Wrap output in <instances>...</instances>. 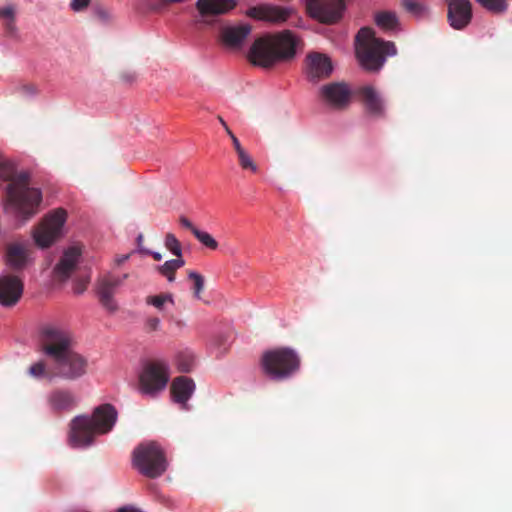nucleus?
Returning a JSON list of instances; mask_svg holds the SVG:
<instances>
[{
  "instance_id": "nucleus-1",
  "label": "nucleus",
  "mask_w": 512,
  "mask_h": 512,
  "mask_svg": "<svg viewBox=\"0 0 512 512\" xmlns=\"http://www.w3.org/2000/svg\"><path fill=\"white\" fill-rule=\"evenodd\" d=\"M71 332L57 325H47L41 329L40 345L42 352L52 361V375L73 381L86 374L87 359L72 348Z\"/></svg>"
},
{
  "instance_id": "nucleus-2",
  "label": "nucleus",
  "mask_w": 512,
  "mask_h": 512,
  "mask_svg": "<svg viewBox=\"0 0 512 512\" xmlns=\"http://www.w3.org/2000/svg\"><path fill=\"white\" fill-rule=\"evenodd\" d=\"M0 178L7 182L5 210L22 220H28L35 215L42 200V193L38 188L30 186L29 174L17 172L12 161L2 159Z\"/></svg>"
},
{
  "instance_id": "nucleus-3",
  "label": "nucleus",
  "mask_w": 512,
  "mask_h": 512,
  "mask_svg": "<svg viewBox=\"0 0 512 512\" xmlns=\"http://www.w3.org/2000/svg\"><path fill=\"white\" fill-rule=\"evenodd\" d=\"M298 44L299 39L290 30L266 34L253 42L248 58L253 65L271 68L279 62L293 59Z\"/></svg>"
},
{
  "instance_id": "nucleus-4",
  "label": "nucleus",
  "mask_w": 512,
  "mask_h": 512,
  "mask_svg": "<svg viewBox=\"0 0 512 512\" xmlns=\"http://www.w3.org/2000/svg\"><path fill=\"white\" fill-rule=\"evenodd\" d=\"M117 416L114 406L103 404L95 408L91 417H75L70 425L71 444L75 447L89 446L97 434H106L112 430Z\"/></svg>"
},
{
  "instance_id": "nucleus-5",
  "label": "nucleus",
  "mask_w": 512,
  "mask_h": 512,
  "mask_svg": "<svg viewBox=\"0 0 512 512\" xmlns=\"http://www.w3.org/2000/svg\"><path fill=\"white\" fill-rule=\"evenodd\" d=\"M397 53L391 41H384L375 36L373 29L361 28L356 35V54L362 67L368 71H378L384 64L386 56Z\"/></svg>"
},
{
  "instance_id": "nucleus-6",
  "label": "nucleus",
  "mask_w": 512,
  "mask_h": 512,
  "mask_svg": "<svg viewBox=\"0 0 512 512\" xmlns=\"http://www.w3.org/2000/svg\"><path fill=\"white\" fill-rule=\"evenodd\" d=\"M264 373L273 380H285L298 372L300 358L291 348L281 347L266 351L261 357Z\"/></svg>"
},
{
  "instance_id": "nucleus-7",
  "label": "nucleus",
  "mask_w": 512,
  "mask_h": 512,
  "mask_svg": "<svg viewBox=\"0 0 512 512\" xmlns=\"http://www.w3.org/2000/svg\"><path fill=\"white\" fill-rule=\"evenodd\" d=\"M133 466L145 477L155 479L167 470L165 451L157 442L138 445L132 455Z\"/></svg>"
},
{
  "instance_id": "nucleus-8",
  "label": "nucleus",
  "mask_w": 512,
  "mask_h": 512,
  "mask_svg": "<svg viewBox=\"0 0 512 512\" xmlns=\"http://www.w3.org/2000/svg\"><path fill=\"white\" fill-rule=\"evenodd\" d=\"M170 368L164 360L148 361L139 376L140 389L145 394H156L167 386Z\"/></svg>"
},
{
  "instance_id": "nucleus-9",
  "label": "nucleus",
  "mask_w": 512,
  "mask_h": 512,
  "mask_svg": "<svg viewBox=\"0 0 512 512\" xmlns=\"http://www.w3.org/2000/svg\"><path fill=\"white\" fill-rule=\"evenodd\" d=\"M66 216V211L59 208L42 220L33 233L34 240L39 247H49L61 236Z\"/></svg>"
},
{
  "instance_id": "nucleus-10",
  "label": "nucleus",
  "mask_w": 512,
  "mask_h": 512,
  "mask_svg": "<svg viewBox=\"0 0 512 512\" xmlns=\"http://www.w3.org/2000/svg\"><path fill=\"white\" fill-rule=\"evenodd\" d=\"M309 15L324 24H335L343 16L345 0H305Z\"/></svg>"
},
{
  "instance_id": "nucleus-11",
  "label": "nucleus",
  "mask_w": 512,
  "mask_h": 512,
  "mask_svg": "<svg viewBox=\"0 0 512 512\" xmlns=\"http://www.w3.org/2000/svg\"><path fill=\"white\" fill-rule=\"evenodd\" d=\"M320 101L330 109H346L353 95V91L345 82H330L320 87Z\"/></svg>"
},
{
  "instance_id": "nucleus-12",
  "label": "nucleus",
  "mask_w": 512,
  "mask_h": 512,
  "mask_svg": "<svg viewBox=\"0 0 512 512\" xmlns=\"http://www.w3.org/2000/svg\"><path fill=\"white\" fill-rule=\"evenodd\" d=\"M122 284V280L115 275L107 273L98 278L96 282V294L102 307L109 313H115L118 310V304L114 299L117 288Z\"/></svg>"
},
{
  "instance_id": "nucleus-13",
  "label": "nucleus",
  "mask_w": 512,
  "mask_h": 512,
  "mask_svg": "<svg viewBox=\"0 0 512 512\" xmlns=\"http://www.w3.org/2000/svg\"><path fill=\"white\" fill-rule=\"evenodd\" d=\"M354 93L369 116L373 118H384L386 116L385 101L373 86H361Z\"/></svg>"
},
{
  "instance_id": "nucleus-14",
  "label": "nucleus",
  "mask_w": 512,
  "mask_h": 512,
  "mask_svg": "<svg viewBox=\"0 0 512 512\" xmlns=\"http://www.w3.org/2000/svg\"><path fill=\"white\" fill-rule=\"evenodd\" d=\"M447 21L455 30L465 29L472 20V4L469 0H445Z\"/></svg>"
},
{
  "instance_id": "nucleus-15",
  "label": "nucleus",
  "mask_w": 512,
  "mask_h": 512,
  "mask_svg": "<svg viewBox=\"0 0 512 512\" xmlns=\"http://www.w3.org/2000/svg\"><path fill=\"white\" fill-rule=\"evenodd\" d=\"M294 12L295 10L291 7L265 4L249 8L246 14L257 20L267 21L273 24H282L286 22Z\"/></svg>"
},
{
  "instance_id": "nucleus-16",
  "label": "nucleus",
  "mask_w": 512,
  "mask_h": 512,
  "mask_svg": "<svg viewBox=\"0 0 512 512\" xmlns=\"http://www.w3.org/2000/svg\"><path fill=\"white\" fill-rule=\"evenodd\" d=\"M333 71L329 57L321 53H310L306 57V76L308 81L317 83L328 78Z\"/></svg>"
},
{
  "instance_id": "nucleus-17",
  "label": "nucleus",
  "mask_w": 512,
  "mask_h": 512,
  "mask_svg": "<svg viewBox=\"0 0 512 512\" xmlns=\"http://www.w3.org/2000/svg\"><path fill=\"white\" fill-rule=\"evenodd\" d=\"M23 282L15 275H4L0 278V304L14 306L23 293Z\"/></svg>"
},
{
  "instance_id": "nucleus-18",
  "label": "nucleus",
  "mask_w": 512,
  "mask_h": 512,
  "mask_svg": "<svg viewBox=\"0 0 512 512\" xmlns=\"http://www.w3.org/2000/svg\"><path fill=\"white\" fill-rule=\"evenodd\" d=\"M47 403L51 411L63 413L72 411L77 405V399L70 390L58 388L48 394Z\"/></svg>"
},
{
  "instance_id": "nucleus-19",
  "label": "nucleus",
  "mask_w": 512,
  "mask_h": 512,
  "mask_svg": "<svg viewBox=\"0 0 512 512\" xmlns=\"http://www.w3.org/2000/svg\"><path fill=\"white\" fill-rule=\"evenodd\" d=\"M250 33L251 26L249 24L226 26L220 31V39L226 47L236 50L243 46Z\"/></svg>"
},
{
  "instance_id": "nucleus-20",
  "label": "nucleus",
  "mask_w": 512,
  "mask_h": 512,
  "mask_svg": "<svg viewBox=\"0 0 512 512\" xmlns=\"http://www.w3.org/2000/svg\"><path fill=\"white\" fill-rule=\"evenodd\" d=\"M29 257V244L25 242H14L7 245L6 248V264L14 269H23Z\"/></svg>"
},
{
  "instance_id": "nucleus-21",
  "label": "nucleus",
  "mask_w": 512,
  "mask_h": 512,
  "mask_svg": "<svg viewBox=\"0 0 512 512\" xmlns=\"http://www.w3.org/2000/svg\"><path fill=\"white\" fill-rule=\"evenodd\" d=\"M81 256V250L79 247L72 246L68 248L61 257L59 263L54 268L55 277L64 281L72 274L75 270L78 260Z\"/></svg>"
},
{
  "instance_id": "nucleus-22",
  "label": "nucleus",
  "mask_w": 512,
  "mask_h": 512,
  "mask_svg": "<svg viewBox=\"0 0 512 512\" xmlns=\"http://www.w3.org/2000/svg\"><path fill=\"white\" fill-rule=\"evenodd\" d=\"M236 6V0H198L196 3V7L202 16L224 15Z\"/></svg>"
},
{
  "instance_id": "nucleus-23",
  "label": "nucleus",
  "mask_w": 512,
  "mask_h": 512,
  "mask_svg": "<svg viewBox=\"0 0 512 512\" xmlns=\"http://www.w3.org/2000/svg\"><path fill=\"white\" fill-rule=\"evenodd\" d=\"M170 392L175 403L186 406L192 393V381L185 376H178L173 379Z\"/></svg>"
},
{
  "instance_id": "nucleus-24",
  "label": "nucleus",
  "mask_w": 512,
  "mask_h": 512,
  "mask_svg": "<svg viewBox=\"0 0 512 512\" xmlns=\"http://www.w3.org/2000/svg\"><path fill=\"white\" fill-rule=\"evenodd\" d=\"M376 25L385 31H396L399 29V19L393 11H380L375 14Z\"/></svg>"
},
{
  "instance_id": "nucleus-25",
  "label": "nucleus",
  "mask_w": 512,
  "mask_h": 512,
  "mask_svg": "<svg viewBox=\"0 0 512 512\" xmlns=\"http://www.w3.org/2000/svg\"><path fill=\"white\" fill-rule=\"evenodd\" d=\"M234 149L237 153L239 165L241 168L256 173L258 171V166L253 161L251 156L241 146L238 138H234Z\"/></svg>"
},
{
  "instance_id": "nucleus-26",
  "label": "nucleus",
  "mask_w": 512,
  "mask_h": 512,
  "mask_svg": "<svg viewBox=\"0 0 512 512\" xmlns=\"http://www.w3.org/2000/svg\"><path fill=\"white\" fill-rule=\"evenodd\" d=\"M0 17L3 19L4 28L9 36H15L17 32L15 24V9L13 6H6L0 9Z\"/></svg>"
},
{
  "instance_id": "nucleus-27",
  "label": "nucleus",
  "mask_w": 512,
  "mask_h": 512,
  "mask_svg": "<svg viewBox=\"0 0 512 512\" xmlns=\"http://www.w3.org/2000/svg\"><path fill=\"white\" fill-rule=\"evenodd\" d=\"M194 238L202 245V248L209 251H216L219 247L218 241L208 232L194 227Z\"/></svg>"
},
{
  "instance_id": "nucleus-28",
  "label": "nucleus",
  "mask_w": 512,
  "mask_h": 512,
  "mask_svg": "<svg viewBox=\"0 0 512 512\" xmlns=\"http://www.w3.org/2000/svg\"><path fill=\"white\" fill-rule=\"evenodd\" d=\"M181 258L166 261L162 266L159 267L160 273L165 276L169 281L174 280L175 271L183 265Z\"/></svg>"
},
{
  "instance_id": "nucleus-29",
  "label": "nucleus",
  "mask_w": 512,
  "mask_h": 512,
  "mask_svg": "<svg viewBox=\"0 0 512 512\" xmlns=\"http://www.w3.org/2000/svg\"><path fill=\"white\" fill-rule=\"evenodd\" d=\"M402 6L408 13L417 18L423 17L427 13V7L423 3L414 0H403Z\"/></svg>"
},
{
  "instance_id": "nucleus-30",
  "label": "nucleus",
  "mask_w": 512,
  "mask_h": 512,
  "mask_svg": "<svg viewBox=\"0 0 512 512\" xmlns=\"http://www.w3.org/2000/svg\"><path fill=\"white\" fill-rule=\"evenodd\" d=\"M29 373L36 378L52 379L55 377L54 375H52V364L50 365V368H47L46 363L43 361H39L33 364L29 368Z\"/></svg>"
},
{
  "instance_id": "nucleus-31",
  "label": "nucleus",
  "mask_w": 512,
  "mask_h": 512,
  "mask_svg": "<svg viewBox=\"0 0 512 512\" xmlns=\"http://www.w3.org/2000/svg\"><path fill=\"white\" fill-rule=\"evenodd\" d=\"M481 6L493 13H502L507 9L504 0H476Z\"/></svg>"
},
{
  "instance_id": "nucleus-32",
  "label": "nucleus",
  "mask_w": 512,
  "mask_h": 512,
  "mask_svg": "<svg viewBox=\"0 0 512 512\" xmlns=\"http://www.w3.org/2000/svg\"><path fill=\"white\" fill-rule=\"evenodd\" d=\"M213 345L217 348L218 354H224L230 347L229 336L226 334L217 335L213 339Z\"/></svg>"
},
{
  "instance_id": "nucleus-33",
  "label": "nucleus",
  "mask_w": 512,
  "mask_h": 512,
  "mask_svg": "<svg viewBox=\"0 0 512 512\" xmlns=\"http://www.w3.org/2000/svg\"><path fill=\"white\" fill-rule=\"evenodd\" d=\"M166 247L178 258L181 257V246L174 234L168 233L165 238Z\"/></svg>"
},
{
  "instance_id": "nucleus-34",
  "label": "nucleus",
  "mask_w": 512,
  "mask_h": 512,
  "mask_svg": "<svg viewBox=\"0 0 512 512\" xmlns=\"http://www.w3.org/2000/svg\"><path fill=\"white\" fill-rule=\"evenodd\" d=\"M172 302L171 295L168 294H160L155 296H148L146 298V303L149 305H153L154 307L161 309L165 302Z\"/></svg>"
},
{
  "instance_id": "nucleus-35",
  "label": "nucleus",
  "mask_w": 512,
  "mask_h": 512,
  "mask_svg": "<svg viewBox=\"0 0 512 512\" xmlns=\"http://www.w3.org/2000/svg\"><path fill=\"white\" fill-rule=\"evenodd\" d=\"M205 279L201 274L194 272V298L196 294L203 293L204 291Z\"/></svg>"
},
{
  "instance_id": "nucleus-36",
  "label": "nucleus",
  "mask_w": 512,
  "mask_h": 512,
  "mask_svg": "<svg viewBox=\"0 0 512 512\" xmlns=\"http://www.w3.org/2000/svg\"><path fill=\"white\" fill-rule=\"evenodd\" d=\"M90 4V0H71L70 7L73 11L79 12L84 10Z\"/></svg>"
},
{
  "instance_id": "nucleus-37",
  "label": "nucleus",
  "mask_w": 512,
  "mask_h": 512,
  "mask_svg": "<svg viewBox=\"0 0 512 512\" xmlns=\"http://www.w3.org/2000/svg\"><path fill=\"white\" fill-rule=\"evenodd\" d=\"M178 368L182 372H189L190 371V363L183 359V355L178 356Z\"/></svg>"
},
{
  "instance_id": "nucleus-38",
  "label": "nucleus",
  "mask_w": 512,
  "mask_h": 512,
  "mask_svg": "<svg viewBox=\"0 0 512 512\" xmlns=\"http://www.w3.org/2000/svg\"><path fill=\"white\" fill-rule=\"evenodd\" d=\"M159 325L160 320L157 317H152L147 320V327L152 331L157 330L159 328Z\"/></svg>"
},
{
  "instance_id": "nucleus-39",
  "label": "nucleus",
  "mask_w": 512,
  "mask_h": 512,
  "mask_svg": "<svg viewBox=\"0 0 512 512\" xmlns=\"http://www.w3.org/2000/svg\"><path fill=\"white\" fill-rule=\"evenodd\" d=\"M220 122L222 124V126L224 127L225 131L227 132L228 136L231 138L232 140V143L234 144V138H237L233 132L229 129L228 125L226 124V122L220 117Z\"/></svg>"
},
{
  "instance_id": "nucleus-40",
  "label": "nucleus",
  "mask_w": 512,
  "mask_h": 512,
  "mask_svg": "<svg viewBox=\"0 0 512 512\" xmlns=\"http://www.w3.org/2000/svg\"><path fill=\"white\" fill-rule=\"evenodd\" d=\"M195 300H198V301H201L203 302L204 304L208 305L210 304V299L206 298L203 293H200V294H196V297L194 298V301Z\"/></svg>"
},
{
  "instance_id": "nucleus-41",
  "label": "nucleus",
  "mask_w": 512,
  "mask_h": 512,
  "mask_svg": "<svg viewBox=\"0 0 512 512\" xmlns=\"http://www.w3.org/2000/svg\"><path fill=\"white\" fill-rule=\"evenodd\" d=\"M129 258V254L119 256L115 259V262L117 265L123 264L125 261H127Z\"/></svg>"
},
{
  "instance_id": "nucleus-42",
  "label": "nucleus",
  "mask_w": 512,
  "mask_h": 512,
  "mask_svg": "<svg viewBox=\"0 0 512 512\" xmlns=\"http://www.w3.org/2000/svg\"><path fill=\"white\" fill-rule=\"evenodd\" d=\"M180 222L183 226H185L186 228H191L192 227V223L190 222V220L186 217H181L180 219Z\"/></svg>"
},
{
  "instance_id": "nucleus-43",
  "label": "nucleus",
  "mask_w": 512,
  "mask_h": 512,
  "mask_svg": "<svg viewBox=\"0 0 512 512\" xmlns=\"http://www.w3.org/2000/svg\"><path fill=\"white\" fill-rule=\"evenodd\" d=\"M117 512H140L139 510L132 507H123L117 510Z\"/></svg>"
},
{
  "instance_id": "nucleus-44",
  "label": "nucleus",
  "mask_w": 512,
  "mask_h": 512,
  "mask_svg": "<svg viewBox=\"0 0 512 512\" xmlns=\"http://www.w3.org/2000/svg\"><path fill=\"white\" fill-rule=\"evenodd\" d=\"M86 288V285L85 284H81V285H78L76 288H75V292L76 293H82Z\"/></svg>"
},
{
  "instance_id": "nucleus-45",
  "label": "nucleus",
  "mask_w": 512,
  "mask_h": 512,
  "mask_svg": "<svg viewBox=\"0 0 512 512\" xmlns=\"http://www.w3.org/2000/svg\"><path fill=\"white\" fill-rule=\"evenodd\" d=\"M153 258L156 260V261H160L161 260V254L160 253H157V252H154L153 254Z\"/></svg>"
},
{
  "instance_id": "nucleus-46",
  "label": "nucleus",
  "mask_w": 512,
  "mask_h": 512,
  "mask_svg": "<svg viewBox=\"0 0 512 512\" xmlns=\"http://www.w3.org/2000/svg\"><path fill=\"white\" fill-rule=\"evenodd\" d=\"M119 278H120V279L122 280V282H123L125 279H127V278H128V274H124L122 277H119Z\"/></svg>"
}]
</instances>
